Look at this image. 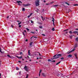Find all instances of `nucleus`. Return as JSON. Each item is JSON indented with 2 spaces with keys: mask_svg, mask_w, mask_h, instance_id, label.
Wrapping results in <instances>:
<instances>
[{
  "mask_svg": "<svg viewBox=\"0 0 78 78\" xmlns=\"http://www.w3.org/2000/svg\"><path fill=\"white\" fill-rule=\"evenodd\" d=\"M62 55L61 54H59L57 55H55L53 56V57H55V58H54V59H56L57 58H59V57L61 56Z\"/></svg>",
  "mask_w": 78,
  "mask_h": 78,
  "instance_id": "nucleus-1",
  "label": "nucleus"
},
{
  "mask_svg": "<svg viewBox=\"0 0 78 78\" xmlns=\"http://www.w3.org/2000/svg\"><path fill=\"white\" fill-rule=\"evenodd\" d=\"M77 47V44H76L74 45V48L71 51L69 52H68V54H69L70 53H71V52H72V51H74L75 50V48H76Z\"/></svg>",
  "mask_w": 78,
  "mask_h": 78,
  "instance_id": "nucleus-2",
  "label": "nucleus"
},
{
  "mask_svg": "<svg viewBox=\"0 0 78 78\" xmlns=\"http://www.w3.org/2000/svg\"><path fill=\"white\" fill-rule=\"evenodd\" d=\"M17 2L18 3V5H21V4L22 3V2L20 1H17Z\"/></svg>",
  "mask_w": 78,
  "mask_h": 78,
  "instance_id": "nucleus-3",
  "label": "nucleus"
},
{
  "mask_svg": "<svg viewBox=\"0 0 78 78\" xmlns=\"http://www.w3.org/2000/svg\"><path fill=\"white\" fill-rule=\"evenodd\" d=\"M30 4H23V7H26V6H30Z\"/></svg>",
  "mask_w": 78,
  "mask_h": 78,
  "instance_id": "nucleus-4",
  "label": "nucleus"
},
{
  "mask_svg": "<svg viewBox=\"0 0 78 78\" xmlns=\"http://www.w3.org/2000/svg\"><path fill=\"white\" fill-rule=\"evenodd\" d=\"M24 69H25V70L28 72V67L27 66H25V67H24Z\"/></svg>",
  "mask_w": 78,
  "mask_h": 78,
  "instance_id": "nucleus-5",
  "label": "nucleus"
},
{
  "mask_svg": "<svg viewBox=\"0 0 78 78\" xmlns=\"http://www.w3.org/2000/svg\"><path fill=\"white\" fill-rule=\"evenodd\" d=\"M7 56L9 58H11V59H13V58H14V57H11L9 55H7Z\"/></svg>",
  "mask_w": 78,
  "mask_h": 78,
  "instance_id": "nucleus-6",
  "label": "nucleus"
},
{
  "mask_svg": "<svg viewBox=\"0 0 78 78\" xmlns=\"http://www.w3.org/2000/svg\"><path fill=\"white\" fill-rule=\"evenodd\" d=\"M16 57L17 58H18V59H22V56L19 57V56H16Z\"/></svg>",
  "mask_w": 78,
  "mask_h": 78,
  "instance_id": "nucleus-7",
  "label": "nucleus"
},
{
  "mask_svg": "<svg viewBox=\"0 0 78 78\" xmlns=\"http://www.w3.org/2000/svg\"><path fill=\"white\" fill-rule=\"evenodd\" d=\"M42 72V70H41L39 72V76H41V72Z\"/></svg>",
  "mask_w": 78,
  "mask_h": 78,
  "instance_id": "nucleus-8",
  "label": "nucleus"
},
{
  "mask_svg": "<svg viewBox=\"0 0 78 78\" xmlns=\"http://www.w3.org/2000/svg\"><path fill=\"white\" fill-rule=\"evenodd\" d=\"M30 50H29L28 51V55H29V56H30Z\"/></svg>",
  "mask_w": 78,
  "mask_h": 78,
  "instance_id": "nucleus-9",
  "label": "nucleus"
},
{
  "mask_svg": "<svg viewBox=\"0 0 78 78\" xmlns=\"http://www.w3.org/2000/svg\"><path fill=\"white\" fill-rule=\"evenodd\" d=\"M65 3H66V5H69L70 4H69V3H67V2H64Z\"/></svg>",
  "mask_w": 78,
  "mask_h": 78,
  "instance_id": "nucleus-10",
  "label": "nucleus"
},
{
  "mask_svg": "<svg viewBox=\"0 0 78 78\" xmlns=\"http://www.w3.org/2000/svg\"><path fill=\"white\" fill-rule=\"evenodd\" d=\"M72 55H69L68 56V58H70L71 57H72Z\"/></svg>",
  "mask_w": 78,
  "mask_h": 78,
  "instance_id": "nucleus-11",
  "label": "nucleus"
},
{
  "mask_svg": "<svg viewBox=\"0 0 78 78\" xmlns=\"http://www.w3.org/2000/svg\"><path fill=\"white\" fill-rule=\"evenodd\" d=\"M42 75L43 76H45V74L44 73H42Z\"/></svg>",
  "mask_w": 78,
  "mask_h": 78,
  "instance_id": "nucleus-12",
  "label": "nucleus"
},
{
  "mask_svg": "<svg viewBox=\"0 0 78 78\" xmlns=\"http://www.w3.org/2000/svg\"><path fill=\"white\" fill-rule=\"evenodd\" d=\"M52 60H50V59H48V62H51Z\"/></svg>",
  "mask_w": 78,
  "mask_h": 78,
  "instance_id": "nucleus-13",
  "label": "nucleus"
},
{
  "mask_svg": "<svg viewBox=\"0 0 78 78\" xmlns=\"http://www.w3.org/2000/svg\"><path fill=\"white\" fill-rule=\"evenodd\" d=\"M33 44V42H30L29 44L30 45H31Z\"/></svg>",
  "mask_w": 78,
  "mask_h": 78,
  "instance_id": "nucleus-14",
  "label": "nucleus"
},
{
  "mask_svg": "<svg viewBox=\"0 0 78 78\" xmlns=\"http://www.w3.org/2000/svg\"><path fill=\"white\" fill-rule=\"evenodd\" d=\"M58 5H53V6H55V7H57V6H58Z\"/></svg>",
  "mask_w": 78,
  "mask_h": 78,
  "instance_id": "nucleus-15",
  "label": "nucleus"
},
{
  "mask_svg": "<svg viewBox=\"0 0 78 78\" xmlns=\"http://www.w3.org/2000/svg\"><path fill=\"white\" fill-rule=\"evenodd\" d=\"M28 78V74H27L26 75V77L25 78Z\"/></svg>",
  "mask_w": 78,
  "mask_h": 78,
  "instance_id": "nucleus-16",
  "label": "nucleus"
},
{
  "mask_svg": "<svg viewBox=\"0 0 78 78\" xmlns=\"http://www.w3.org/2000/svg\"><path fill=\"white\" fill-rule=\"evenodd\" d=\"M78 33V31H75L73 32V33Z\"/></svg>",
  "mask_w": 78,
  "mask_h": 78,
  "instance_id": "nucleus-17",
  "label": "nucleus"
},
{
  "mask_svg": "<svg viewBox=\"0 0 78 78\" xmlns=\"http://www.w3.org/2000/svg\"><path fill=\"white\" fill-rule=\"evenodd\" d=\"M0 52H1V53H2V49H1V48H0Z\"/></svg>",
  "mask_w": 78,
  "mask_h": 78,
  "instance_id": "nucleus-18",
  "label": "nucleus"
},
{
  "mask_svg": "<svg viewBox=\"0 0 78 78\" xmlns=\"http://www.w3.org/2000/svg\"><path fill=\"white\" fill-rule=\"evenodd\" d=\"M61 62H58L56 64V65H58Z\"/></svg>",
  "mask_w": 78,
  "mask_h": 78,
  "instance_id": "nucleus-19",
  "label": "nucleus"
},
{
  "mask_svg": "<svg viewBox=\"0 0 78 78\" xmlns=\"http://www.w3.org/2000/svg\"><path fill=\"white\" fill-rule=\"evenodd\" d=\"M41 18H42V20H45V18H43V17L41 16Z\"/></svg>",
  "mask_w": 78,
  "mask_h": 78,
  "instance_id": "nucleus-20",
  "label": "nucleus"
},
{
  "mask_svg": "<svg viewBox=\"0 0 78 78\" xmlns=\"http://www.w3.org/2000/svg\"><path fill=\"white\" fill-rule=\"evenodd\" d=\"M39 27L40 28H42V26H39Z\"/></svg>",
  "mask_w": 78,
  "mask_h": 78,
  "instance_id": "nucleus-21",
  "label": "nucleus"
},
{
  "mask_svg": "<svg viewBox=\"0 0 78 78\" xmlns=\"http://www.w3.org/2000/svg\"><path fill=\"white\" fill-rule=\"evenodd\" d=\"M25 8H23L22 9V11H25Z\"/></svg>",
  "mask_w": 78,
  "mask_h": 78,
  "instance_id": "nucleus-22",
  "label": "nucleus"
},
{
  "mask_svg": "<svg viewBox=\"0 0 78 78\" xmlns=\"http://www.w3.org/2000/svg\"><path fill=\"white\" fill-rule=\"evenodd\" d=\"M72 36H70L69 37H70V39H72Z\"/></svg>",
  "mask_w": 78,
  "mask_h": 78,
  "instance_id": "nucleus-23",
  "label": "nucleus"
},
{
  "mask_svg": "<svg viewBox=\"0 0 78 78\" xmlns=\"http://www.w3.org/2000/svg\"><path fill=\"white\" fill-rule=\"evenodd\" d=\"M16 70H19V68H18V67H16Z\"/></svg>",
  "mask_w": 78,
  "mask_h": 78,
  "instance_id": "nucleus-24",
  "label": "nucleus"
},
{
  "mask_svg": "<svg viewBox=\"0 0 78 78\" xmlns=\"http://www.w3.org/2000/svg\"><path fill=\"white\" fill-rule=\"evenodd\" d=\"M55 28H52V31H55Z\"/></svg>",
  "mask_w": 78,
  "mask_h": 78,
  "instance_id": "nucleus-25",
  "label": "nucleus"
},
{
  "mask_svg": "<svg viewBox=\"0 0 78 78\" xmlns=\"http://www.w3.org/2000/svg\"><path fill=\"white\" fill-rule=\"evenodd\" d=\"M23 35H24V36H25V32H23Z\"/></svg>",
  "mask_w": 78,
  "mask_h": 78,
  "instance_id": "nucleus-26",
  "label": "nucleus"
},
{
  "mask_svg": "<svg viewBox=\"0 0 78 78\" xmlns=\"http://www.w3.org/2000/svg\"><path fill=\"white\" fill-rule=\"evenodd\" d=\"M75 55L76 58L77 59L78 58H77V57L76 56V54H75Z\"/></svg>",
  "mask_w": 78,
  "mask_h": 78,
  "instance_id": "nucleus-27",
  "label": "nucleus"
},
{
  "mask_svg": "<svg viewBox=\"0 0 78 78\" xmlns=\"http://www.w3.org/2000/svg\"><path fill=\"white\" fill-rule=\"evenodd\" d=\"M51 62H55V60H53V61L52 60Z\"/></svg>",
  "mask_w": 78,
  "mask_h": 78,
  "instance_id": "nucleus-28",
  "label": "nucleus"
},
{
  "mask_svg": "<svg viewBox=\"0 0 78 78\" xmlns=\"http://www.w3.org/2000/svg\"><path fill=\"white\" fill-rule=\"evenodd\" d=\"M53 20H52V22H54V21H55V19H54V18H53Z\"/></svg>",
  "mask_w": 78,
  "mask_h": 78,
  "instance_id": "nucleus-29",
  "label": "nucleus"
},
{
  "mask_svg": "<svg viewBox=\"0 0 78 78\" xmlns=\"http://www.w3.org/2000/svg\"><path fill=\"white\" fill-rule=\"evenodd\" d=\"M76 41H78V38H76Z\"/></svg>",
  "mask_w": 78,
  "mask_h": 78,
  "instance_id": "nucleus-30",
  "label": "nucleus"
},
{
  "mask_svg": "<svg viewBox=\"0 0 78 78\" xmlns=\"http://www.w3.org/2000/svg\"><path fill=\"white\" fill-rule=\"evenodd\" d=\"M38 55H39V56H42V55H41L40 53H38Z\"/></svg>",
  "mask_w": 78,
  "mask_h": 78,
  "instance_id": "nucleus-31",
  "label": "nucleus"
},
{
  "mask_svg": "<svg viewBox=\"0 0 78 78\" xmlns=\"http://www.w3.org/2000/svg\"><path fill=\"white\" fill-rule=\"evenodd\" d=\"M74 6H78V4H75L74 5Z\"/></svg>",
  "mask_w": 78,
  "mask_h": 78,
  "instance_id": "nucleus-32",
  "label": "nucleus"
},
{
  "mask_svg": "<svg viewBox=\"0 0 78 78\" xmlns=\"http://www.w3.org/2000/svg\"><path fill=\"white\" fill-rule=\"evenodd\" d=\"M69 33L70 34H72V31H70Z\"/></svg>",
  "mask_w": 78,
  "mask_h": 78,
  "instance_id": "nucleus-33",
  "label": "nucleus"
},
{
  "mask_svg": "<svg viewBox=\"0 0 78 78\" xmlns=\"http://www.w3.org/2000/svg\"><path fill=\"white\" fill-rule=\"evenodd\" d=\"M21 23H22V22H20V23H19L18 25H20V24H21Z\"/></svg>",
  "mask_w": 78,
  "mask_h": 78,
  "instance_id": "nucleus-34",
  "label": "nucleus"
},
{
  "mask_svg": "<svg viewBox=\"0 0 78 78\" xmlns=\"http://www.w3.org/2000/svg\"><path fill=\"white\" fill-rule=\"evenodd\" d=\"M31 33H33V34H35V33L33 32H31Z\"/></svg>",
  "mask_w": 78,
  "mask_h": 78,
  "instance_id": "nucleus-35",
  "label": "nucleus"
},
{
  "mask_svg": "<svg viewBox=\"0 0 78 78\" xmlns=\"http://www.w3.org/2000/svg\"><path fill=\"white\" fill-rule=\"evenodd\" d=\"M61 59H64V57H62Z\"/></svg>",
  "mask_w": 78,
  "mask_h": 78,
  "instance_id": "nucleus-36",
  "label": "nucleus"
},
{
  "mask_svg": "<svg viewBox=\"0 0 78 78\" xmlns=\"http://www.w3.org/2000/svg\"><path fill=\"white\" fill-rule=\"evenodd\" d=\"M31 23H33V21H32V20H31Z\"/></svg>",
  "mask_w": 78,
  "mask_h": 78,
  "instance_id": "nucleus-37",
  "label": "nucleus"
},
{
  "mask_svg": "<svg viewBox=\"0 0 78 78\" xmlns=\"http://www.w3.org/2000/svg\"><path fill=\"white\" fill-rule=\"evenodd\" d=\"M26 29L27 30V31H29V30H29V29H28V28H27Z\"/></svg>",
  "mask_w": 78,
  "mask_h": 78,
  "instance_id": "nucleus-38",
  "label": "nucleus"
},
{
  "mask_svg": "<svg viewBox=\"0 0 78 78\" xmlns=\"http://www.w3.org/2000/svg\"><path fill=\"white\" fill-rule=\"evenodd\" d=\"M53 3H54V2H51L50 3V4H53Z\"/></svg>",
  "mask_w": 78,
  "mask_h": 78,
  "instance_id": "nucleus-39",
  "label": "nucleus"
},
{
  "mask_svg": "<svg viewBox=\"0 0 78 78\" xmlns=\"http://www.w3.org/2000/svg\"><path fill=\"white\" fill-rule=\"evenodd\" d=\"M30 16H30V15H29V16H28L27 17H28V18H29V17H30Z\"/></svg>",
  "mask_w": 78,
  "mask_h": 78,
  "instance_id": "nucleus-40",
  "label": "nucleus"
},
{
  "mask_svg": "<svg viewBox=\"0 0 78 78\" xmlns=\"http://www.w3.org/2000/svg\"><path fill=\"white\" fill-rule=\"evenodd\" d=\"M33 14V13H31L30 15L31 16H32V15Z\"/></svg>",
  "mask_w": 78,
  "mask_h": 78,
  "instance_id": "nucleus-41",
  "label": "nucleus"
},
{
  "mask_svg": "<svg viewBox=\"0 0 78 78\" xmlns=\"http://www.w3.org/2000/svg\"><path fill=\"white\" fill-rule=\"evenodd\" d=\"M19 27L20 28V27H21V25H19Z\"/></svg>",
  "mask_w": 78,
  "mask_h": 78,
  "instance_id": "nucleus-42",
  "label": "nucleus"
},
{
  "mask_svg": "<svg viewBox=\"0 0 78 78\" xmlns=\"http://www.w3.org/2000/svg\"><path fill=\"white\" fill-rule=\"evenodd\" d=\"M43 2H44V3H45V2H46V1H45V0H44Z\"/></svg>",
  "mask_w": 78,
  "mask_h": 78,
  "instance_id": "nucleus-43",
  "label": "nucleus"
},
{
  "mask_svg": "<svg viewBox=\"0 0 78 78\" xmlns=\"http://www.w3.org/2000/svg\"><path fill=\"white\" fill-rule=\"evenodd\" d=\"M68 30V29H67V30H65L64 31H66Z\"/></svg>",
  "mask_w": 78,
  "mask_h": 78,
  "instance_id": "nucleus-44",
  "label": "nucleus"
},
{
  "mask_svg": "<svg viewBox=\"0 0 78 78\" xmlns=\"http://www.w3.org/2000/svg\"><path fill=\"white\" fill-rule=\"evenodd\" d=\"M22 52H20V55H22Z\"/></svg>",
  "mask_w": 78,
  "mask_h": 78,
  "instance_id": "nucleus-45",
  "label": "nucleus"
},
{
  "mask_svg": "<svg viewBox=\"0 0 78 78\" xmlns=\"http://www.w3.org/2000/svg\"><path fill=\"white\" fill-rule=\"evenodd\" d=\"M38 11H39V9H37V10H36V12H38Z\"/></svg>",
  "mask_w": 78,
  "mask_h": 78,
  "instance_id": "nucleus-46",
  "label": "nucleus"
},
{
  "mask_svg": "<svg viewBox=\"0 0 78 78\" xmlns=\"http://www.w3.org/2000/svg\"><path fill=\"white\" fill-rule=\"evenodd\" d=\"M0 76H2V74L0 73Z\"/></svg>",
  "mask_w": 78,
  "mask_h": 78,
  "instance_id": "nucleus-47",
  "label": "nucleus"
},
{
  "mask_svg": "<svg viewBox=\"0 0 78 78\" xmlns=\"http://www.w3.org/2000/svg\"><path fill=\"white\" fill-rule=\"evenodd\" d=\"M11 27H12V28H13V25H11Z\"/></svg>",
  "mask_w": 78,
  "mask_h": 78,
  "instance_id": "nucleus-48",
  "label": "nucleus"
},
{
  "mask_svg": "<svg viewBox=\"0 0 78 78\" xmlns=\"http://www.w3.org/2000/svg\"><path fill=\"white\" fill-rule=\"evenodd\" d=\"M28 41V39L26 40V42H27Z\"/></svg>",
  "mask_w": 78,
  "mask_h": 78,
  "instance_id": "nucleus-49",
  "label": "nucleus"
},
{
  "mask_svg": "<svg viewBox=\"0 0 78 78\" xmlns=\"http://www.w3.org/2000/svg\"><path fill=\"white\" fill-rule=\"evenodd\" d=\"M43 36H45V35L44 34H42Z\"/></svg>",
  "mask_w": 78,
  "mask_h": 78,
  "instance_id": "nucleus-50",
  "label": "nucleus"
},
{
  "mask_svg": "<svg viewBox=\"0 0 78 78\" xmlns=\"http://www.w3.org/2000/svg\"><path fill=\"white\" fill-rule=\"evenodd\" d=\"M18 62H20V63L21 62L20 61H19Z\"/></svg>",
  "mask_w": 78,
  "mask_h": 78,
  "instance_id": "nucleus-51",
  "label": "nucleus"
},
{
  "mask_svg": "<svg viewBox=\"0 0 78 78\" xmlns=\"http://www.w3.org/2000/svg\"><path fill=\"white\" fill-rule=\"evenodd\" d=\"M53 25L54 26H55V23H54V22L53 23Z\"/></svg>",
  "mask_w": 78,
  "mask_h": 78,
  "instance_id": "nucleus-52",
  "label": "nucleus"
},
{
  "mask_svg": "<svg viewBox=\"0 0 78 78\" xmlns=\"http://www.w3.org/2000/svg\"><path fill=\"white\" fill-rule=\"evenodd\" d=\"M7 19H8V18H9V16H8L7 17Z\"/></svg>",
  "mask_w": 78,
  "mask_h": 78,
  "instance_id": "nucleus-53",
  "label": "nucleus"
},
{
  "mask_svg": "<svg viewBox=\"0 0 78 78\" xmlns=\"http://www.w3.org/2000/svg\"><path fill=\"white\" fill-rule=\"evenodd\" d=\"M20 73H21V72H19V74H20Z\"/></svg>",
  "mask_w": 78,
  "mask_h": 78,
  "instance_id": "nucleus-54",
  "label": "nucleus"
},
{
  "mask_svg": "<svg viewBox=\"0 0 78 78\" xmlns=\"http://www.w3.org/2000/svg\"><path fill=\"white\" fill-rule=\"evenodd\" d=\"M24 32H25V33H26V30H24Z\"/></svg>",
  "mask_w": 78,
  "mask_h": 78,
  "instance_id": "nucleus-55",
  "label": "nucleus"
},
{
  "mask_svg": "<svg viewBox=\"0 0 78 78\" xmlns=\"http://www.w3.org/2000/svg\"><path fill=\"white\" fill-rule=\"evenodd\" d=\"M37 59H39V58L38 57H37Z\"/></svg>",
  "mask_w": 78,
  "mask_h": 78,
  "instance_id": "nucleus-56",
  "label": "nucleus"
},
{
  "mask_svg": "<svg viewBox=\"0 0 78 78\" xmlns=\"http://www.w3.org/2000/svg\"><path fill=\"white\" fill-rule=\"evenodd\" d=\"M76 30H77V31H78V29H76Z\"/></svg>",
  "mask_w": 78,
  "mask_h": 78,
  "instance_id": "nucleus-57",
  "label": "nucleus"
},
{
  "mask_svg": "<svg viewBox=\"0 0 78 78\" xmlns=\"http://www.w3.org/2000/svg\"><path fill=\"white\" fill-rule=\"evenodd\" d=\"M48 5V4H46V5Z\"/></svg>",
  "mask_w": 78,
  "mask_h": 78,
  "instance_id": "nucleus-58",
  "label": "nucleus"
},
{
  "mask_svg": "<svg viewBox=\"0 0 78 78\" xmlns=\"http://www.w3.org/2000/svg\"><path fill=\"white\" fill-rule=\"evenodd\" d=\"M22 60L23 61H24V59H23V58L22 59Z\"/></svg>",
  "mask_w": 78,
  "mask_h": 78,
  "instance_id": "nucleus-59",
  "label": "nucleus"
},
{
  "mask_svg": "<svg viewBox=\"0 0 78 78\" xmlns=\"http://www.w3.org/2000/svg\"><path fill=\"white\" fill-rule=\"evenodd\" d=\"M39 58V59H41L42 58H41V57H40V58Z\"/></svg>",
  "mask_w": 78,
  "mask_h": 78,
  "instance_id": "nucleus-60",
  "label": "nucleus"
},
{
  "mask_svg": "<svg viewBox=\"0 0 78 78\" xmlns=\"http://www.w3.org/2000/svg\"><path fill=\"white\" fill-rule=\"evenodd\" d=\"M39 62H41V61H39Z\"/></svg>",
  "mask_w": 78,
  "mask_h": 78,
  "instance_id": "nucleus-61",
  "label": "nucleus"
},
{
  "mask_svg": "<svg viewBox=\"0 0 78 78\" xmlns=\"http://www.w3.org/2000/svg\"><path fill=\"white\" fill-rule=\"evenodd\" d=\"M17 22H19V21L17 20Z\"/></svg>",
  "mask_w": 78,
  "mask_h": 78,
  "instance_id": "nucleus-62",
  "label": "nucleus"
},
{
  "mask_svg": "<svg viewBox=\"0 0 78 78\" xmlns=\"http://www.w3.org/2000/svg\"><path fill=\"white\" fill-rule=\"evenodd\" d=\"M36 62V63H37L38 62Z\"/></svg>",
  "mask_w": 78,
  "mask_h": 78,
  "instance_id": "nucleus-63",
  "label": "nucleus"
},
{
  "mask_svg": "<svg viewBox=\"0 0 78 78\" xmlns=\"http://www.w3.org/2000/svg\"><path fill=\"white\" fill-rule=\"evenodd\" d=\"M35 78H38L37 77H36Z\"/></svg>",
  "mask_w": 78,
  "mask_h": 78,
  "instance_id": "nucleus-64",
  "label": "nucleus"
}]
</instances>
